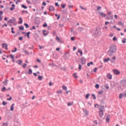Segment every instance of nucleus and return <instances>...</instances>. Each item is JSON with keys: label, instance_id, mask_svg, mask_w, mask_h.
I'll return each instance as SVG.
<instances>
[{"label": "nucleus", "instance_id": "f257e3e1", "mask_svg": "<svg viewBox=\"0 0 126 126\" xmlns=\"http://www.w3.org/2000/svg\"><path fill=\"white\" fill-rule=\"evenodd\" d=\"M116 52H117V47L114 45H111L108 51L107 55L109 57H112Z\"/></svg>", "mask_w": 126, "mask_h": 126}, {"label": "nucleus", "instance_id": "f03ea898", "mask_svg": "<svg viewBox=\"0 0 126 126\" xmlns=\"http://www.w3.org/2000/svg\"><path fill=\"white\" fill-rule=\"evenodd\" d=\"M16 22V19H15L14 17H13L12 19L7 21V23H15Z\"/></svg>", "mask_w": 126, "mask_h": 126}, {"label": "nucleus", "instance_id": "7ed1b4c3", "mask_svg": "<svg viewBox=\"0 0 126 126\" xmlns=\"http://www.w3.org/2000/svg\"><path fill=\"white\" fill-rule=\"evenodd\" d=\"M81 63L82 64H85L86 63V59L84 57L81 58Z\"/></svg>", "mask_w": 126, "mask_h": 126}, {"label": "nucleus", "instance_id": "20e7f679", "mask_svg": "<svg viewBox=\"0 0 126 126\" xmlns=\"http://www.w3.org/2000/svg\"><path fill=\"white\" fill-rule=\"evenodd\" d=\"M2 48H4L6 51L8 50V48H7V44H6V43H3L2 44Z\"/></svg>", "mask_w": 126, "mask_h": 126}, {"label": "nucleus", "instance_id": "39448f33", "mask_svg": "<svg viewBox=\"0 0 126 126\" xmlns=\"http://www.w3.org/2000/svg\"><path fill=\"white\" fill-rule=\"evenodd\" d=\"M113 72L114 74H116V75H119L120 74V72L119 71V70L117 69H114L113 70Z\"/></svg>", "mask_w": 126, "mask_h": 126}, {"label": "nucleus", "instance_id": "423d86ee", "mask_svg": "<svg viewBox=\"0 0 126 126\" xmlns=\"http://www.w3.org/2000/svg\"><path fill=\"white\" fill-rule=\"evenodd\" d=\"M99 116L100 118H102L103 116H104V112L103 111H99Z\"/></svg>", "mask_w": 126, "mask_h": 126}, {"label": "nucleus", "instance_id": "0eeeda50", "mask_svg": "<svg viewBox=\"0 0 126 126\" xmlns=\"http://www.w3.org/2000/svg\"><path fill=\"white\" fill-rule=\"evenodd\" d=\"M50 11H55V7L54 6H50L49 8Z\"/></svg>", "mask_w": 126, "mask_h": 126}, {"label": "nucleus", "instance_id": "6e6552de", "mask_svg": "<svg viewBox=\"0 0 126 126\" xmlns=\"http://www.w3.org/2000/svg\"><path fill=\"white\" fill-rule=\"evenodd\" d=\"M107 77L108 79H112V78H113V76L112 74H111V73H109L107 74Z\"/></svg>", "mask_w": 126, "mask_h": 126}, {"label": "nucleus", "instance_id": "1a4fd4ad", "mask_svg": "<svg viewBox=\"0 0 126 126\" xmlns=\"http://www.w3.org/2000/svg\"><path fill=\"white\" fill-rule=\"evenodd\" d=\"M98 13L100 16H102V17H106V14H104L102 12H99Z\"/></svg>", "mask_w": 126, "mask_h": 126}, {"label": "nucleus", "instance_id": "9d476101", "mask_svg": "<svg viewBox=\"0 0 126 126\" xmlns=\"http://www.w3.org/2000/svg\"><path fill=\"white\" fill-rule=\"evenodd\" d=\"M25 49H26L25 47H24V48L23 49V53H24L25 54H26V55H29V52L27 51V50H26Z\"/></svg>", "mask_w": 126, "mask_h": 126}, {"label": "nucleus", "instance_id": "9b49d317", "mask_svg": "<svg viewBox=\"0 0 126 126\" xmlns=\"http://www.w3.org/2000/svg\"><path fill=\"white\" fill-rule=\"evenodd\" d=\"M98 109H99V111H103V110H104V109H105V107H104L103 106L100 105V106H98Z\"/></svg>", "mask_w": 126, "mask_h": 126}, {"label": "nucleus", "instance_id": "f8f14e48", "mask_svg": "<svg viewBox=\"0 0 126 126\" xmlns=\"http://www.w3.org/2000/svg\"><path fill=\"white\" fill-rule=\"evenodd\" d=\"M109 61H111V59H110V58H107V59H104L103 60L104 63H108Z\"/></svg>", "mask_w": 126, "mask_h": 126}, {"label": "nucleus", "instance_id": "ddd939ff", "mask_svg": "<svg viewBox=\"0 0 126 126\" xmlns=\"http://www.w3.org/2000/svg\"><path fill=\"white\" fill-rule=\"evenodd\" d=\"M48 34H49V32H48L47 31H43V34L44 36H47V35H48Z\"/></svg>", "mask_w": 126, "mask_h": 126}, {"label": "nucleus", "instance_id": "4468645a", "mask_svg": "<svg viewBox=\"0 0 126 126\" xmlns=\"http://www.w3.org/2000/svg\"><path fill=\"white\" fill-rule=\"evenodd\" d=\"M14 105H15L14 103L12 104V105L10 107V111H12L13 110H14Z\"/></svg>", "mask_w": 126, "mask_h": 126}, {"label": "nucleus", "instance_id": "2eb2a0df", "mask_svg": "<svg viewBox=\"0 0 126 126\" xmlns=\"http://www.w3.org/2000/svg\"><path fill=\"white\" fill-rule=\"evenodd\" d=\"M17 63H18V64H19L20 65H22V61H21V60H17L16 61Z\"/></svg>", "mask_w": 126, "mask_h": 126}, {"label": "nucleus", "instance_id": "dca6fc26", "mask_svg": "<svg viewBox=\"0 0 126 126\" xmlns=\"http://www.w3.org/2000/svg\"><path fill=\"white\" fill-rule=\"evenodd\" d=\"M77 30L78 31H79V32H82V31H83V30H84V29L81 27H79Z\"/></svg>", "mask_w": 126, "mask_h": 126}, {"label": "nucleus", "instance_id": "f3484780", "mask_svg": "<svg viewBox=\"0 0 126 126\" xmlns=\"http://www.w3.org/2000/svg\"><path fill=\"white\" fill-rule=\"evenodd\" d=\"M19 19L20 21L18 22V24H22V22L23 21V20H22V18L19 17Z\"/></svg>", "mask_w": 126, "mask_h": 126}, {"label": "nucleus", "instance_id": "a211bd4d", "mask_svg": "<svg viewBox=\"0 0 126 126\" xmlns=\"http://www.w3.org/2000/svg\"><path fill=\"white\" fill-rule=\"evenodd\" d=\"M78 53H80L81 57V56H82L83 55V52H82V50H81L80 49H79L78 50Z\"/></svg>", "mask_w": 126, "mask_h": 126}, {"label": "nucleus", "instance_id": "6ab92c4d", "mask_svg": "<svg viewBox=\"0 0 126 126\" xmlns=\"http://www.w3.org/2000/svg\"><path fill=\"white\" fill-rule=\"evenodd\" d=\"M83 111H84V112L85 113V115L86 116H88V115H89L88 111H87V110H86V109H85Z\"/></svg>", "mask_w": 126, "mask_h": 126}, {"label": "nucleus", "instance_id": "aec40b11", "mask_svg": "<svg viewBox=\"0 0 126 126\" xmlns=\"http://www.w3.org/2000/svg\"><path fill=\"white\" fill-rule=\"evenodd\" d=\"M7 81H8V80H5V81L2 82L3 84H4L5 86L7 85Z\"/></svg>", "mask_w": 126, "mask_h": 126}, {"label": "nucleus", "instance_id": "412c9836", "mask_svg": "<svg viewBox=\"0 0 126 126\" xmlns=\"http://www.w3.org/2000/svg\"><path fill=\"white\" fill-rule=\"evenodd\" d=\"M30 33H31L30 32H28L26 33V36H27V37H28V38L29 39L30 38Z\"/></svg>", "mask_w": 126, "mask_h": 126}, {"label": "nucleus", "instance_id": "4be33fe9", "mask_svg": "<svg viewBox=\"0 0 126 126\" xmlns=\"http://www.w3.org/2000/svg\"><path fill=\"white\" fill-rule=\"evenodd\" d=\"M122 42L123 44H126V38H124L122 40Z\"/></svg>", "mask_w": 126, "mask_h": 126}, {"label": "nucleus", "instance_id": "5701e85b", "mask_svg": "<svg viewBox=\"0 0 126 126\" xmlns=\"http://www.w3.org/2000/svg\"><path fill=\"white\" fill-rule=\"evenodd\" d=\"M38 80H42V79H43V76H42L41 75H39L38 76Z\"/></svg>", "mask_w": 126, "mask_h": 126}, {"label": "nucleus", "instance_id": "b1692460", "mask_svg": "<svg viewBox=\"0 0 126 126\" xmlns=\"http://www.w3.org/2000/svg\"><path fill=\"white\" fill-rule=\"evenodd\" d=\"M28 74H32V69H29V71L28 72Z\"/></svg>", "mask_w": 126, "mask_h": 126}, {"label": "nucleus", "instance_id": "393cba45", "mask_svg": "<svg viewBox=\"0 0 126 126\" xmlns=\"http://www.w3.org/2000/svg\"><path fill=\"white\" fill-rule=\"evenodd\" d=\"M77 74V73H75L73 74V76L74 77V78H78V77L76 75Z\"/></svg>", "mask_w": 126, "mask_h": 126}, {"label": "nucleus", "instance_id": "a878e982", "mask_svg": "<svg viewBox=\"0 0 126 126\" xmlns=\"http://www.w3.org/2000/svg\"><path fill=\"white\" fill-rule=\"evenodd\" d=\"M19 30H21V31H23V30H24V27L23 26L20 27Z\"/></svg>", "mask_w": 126, "mask_h": 126}, {"label": "nucleus", "instance_id": "bb28decb", "mask_svg": "<svg viewBox=\"0 0 126 126\" xmlns=\"http://www.w3.org/2000/svg\"><path fill=\"white\" fill-rule=\"evenodd\" d=\"M91 64H92V65H93V62H91L89 63H87V66H89Z\"/></svg>", "mask_w": 126, "mask_h": 126}, {"label": "nucleus", "instance_id": "cd10ccee", "mask_svg": "<svg viewBox=\"0 0 126 126\" xmlns=\"http://www.w3.org/2000/svg\"><path fill=\"white\" fill-rule=\"evenodd\" d=\"M24 26H25L26 28H29V25L27 23H25Z\"/></svg>", "mask_w": 126, "mask_h": 126}, {"label": "nucleus", "instance_id": "c85d7f7f", "mask_svg": "<svg viewBox=\"0 0 126 126\" xmlns=\"http://www.w3.org/2000/svg\"><path fill=\"white\" fill-rule=\"evenodd\" d=\"M21 6L22 7H23V8H24L25 9H27V6H25V5L24 4H22Z\"/></svg>", "mask_w": 126, "mask_h": 126}, {"label": "nucleus", "instance_id": "c756f323", "mask_svg": "<svg viewBox=\"0 0 126 126\" xmlns=\"http://www.w3.org/2000/svg\"><path fill=\"white\" fill-rule=\"evenodd\" d=\"M72 105H73V102H69L67 103V106H72Z\"/></svg>", "mask_w": 126, "mask_h": 126}, {"label": "nucleus", "instance_id": "7c9ffc66", "mask_svg": "<svg viewBox=\"0 0 126 126\" xmlns=\"http://www.w3.org/2000/svg\"><path fill=\"white\" fill-rule=\"evenodd\" d=\"M63 90L66 91L67 90V88L66 87V86H63Z\"/></svg>", "mask_w": 126, "mask_h": 126}, {"label": "nucleus", "instance_id": "2f4dec72", "mask_svg": "<svg viewBox=\"0 0 126 126\" xmlns=\"http://www.w3.org/2000/svg\"><path fill=\"white\" fill-rule=\"evenodd\" d=\"M92 97H93L94 100H96V96L94 94H92Z\"/></svg>", "mask_w": 126, "mask_h": 126}, {"label": "nucleus", "instance_id": "473e14b6", "mask_svg": "<svg viewBox=\"0 0 126 126\" xmlns=\"http://www.w3.org/2000/svg\"><path fill=\"white\" fill-rule=\"evenodd\" d=\"M89 96H90V94H87L86 95V99H88V98H89Z\"/></svg>", "mask_w": 126, "mask_h": 126}, {"label": "nucleus", "instance_id": "72a5a7b5", "mask_svg": "<svg viewBox=\"0 0 126 126\" xmlns=\"http://www.w3.org/2000/svg\"><path fill=\"white\" fill-rule=\"evenodd\" d=\"M82 65H81V64H79V67H78V69H79V70H81V69H82Z\"/></svg>", "mask_w": 126, "mask_h": 126}, {"label": "nucleus", "instance_id": "f704fd0d", "mask_svg": "<svg viewBox=\"0 0 126 126\" xmlns=\"http://www.w3.org/2000/svg\"><path fill=\"white\" fill-rule=\"evenodd\" d=\"M26 66H27V64H26V63H24V64L22 65V67H23L24 68H26Z\"/></svg>", "mask_w": 126, "mask_h": 126}, {"label": "nucleus", "instance_id": "c9c22d12", "mask_svg": "<svg viewBox=\"0 0 126 126\" xmlns=\"http://www.w3.org/2000/svg\"><path fill=\"white\" fill-rule=\"evenodd\" d=\"M2 104L3 106H5V105H7V102H5L4 101H3Z\"/></svg>", "mask_w": 126, "mask_h": 126}, {"label": "nucleus", "instance_id": "e433bc0d", "mask_svg": "<svg viewBox=\"0 0 126 126\" xmlns=\"http://www.w3.org/2000/svg\"><path fill=\"white\" fill-rule=\"evenodd\" d=\"M10 57L11 60H14V56L13 55H12V54H10Z\"/></svg>", "mask_w": 126, "mask_h": 126}, {"label": "nucleus", "instance_id": "4c0bfd02", "mask_svg": "<svg viewBox=\"0 0 126 126\" xmlns=\"http://www.w3.org/2000/svg\"><path fill=\"white\" fill-rule=\"evenodd\" d=\"M17 51V48L16 47L15 48L14 50H12V53H15Z\"/></svg>", "mask_w": 126, "mask_h": 126}, {"label": "nucleus", "instance_id": "58836bf2", "mask_svg": "<svg viewBox=\"0 0 126 126\" xmlns=\"http://www.w3.org/2000/svg\"><path fill=\"white\" fill-rule=\"evenodd\" d=\"M43 27H48V25L47 24V23H45L43 25Z\"/></svg>", "mask_w": 126, "mask_h": 126}, {"label": "nucleus", "instance_id": "ea45409f", "mask_svg": "<svg viewBox=\"0 0 126 126\" xmlns=\"http://www.w3.org/2000/svg\"><path fill=\"white\" fill-rule=\"evenodd\" d=\"M65 5H66V4H64L63 5H61V7H62V8H65Z\"/></svg>", "mask_w": 126, "mask_h": 126}, {"label": "nucleus", "instance_id": "a19ab883", "mask_svg": "<svg viewBox=\"0 0 126 126\" xmlns=\"http://www.w3.org/2000/svg\"><path fill=\"white\" fill-rule=\"evenodd\" d=\"M95 88H96L97 89H98V88H99V84H96L95 85Z\"/></svg>", "mask_w": 126, "mask_h": 126}, {"label": "nucleus", "instance_id": "79ce46f5", "mask_svg": "<svg viewBox=\"0 0 126 126\" xmlns=\"http://www.w3.org/2000/svg\"><path fill=\"white\" fill-rule=\"evenodd\" d=\"M19 40L20 41H22V40H23V37H22V36L19 37Z\"/></svg>", "mask_w": 126, "mask_h": 126}, {"label": "nucleus", "instance_id": "37998d69", "mask_svg": "<svg viewBox=\"0 0 126 126\" xmlns=\"http://www.w3.org/2000/svg\"><path fill=\"white\" fill-rule=\"evenodd\" d=\"M36 30V27L33 26L32 28L31 29V30Z\"/></svg>", "mask_w": 126, "mask_h": 126}, {"label": "nucleus", "instance_id": "c03bdc74", "mask_svg": "<svg viewBox=\"0 0 126 126\" xmlns=\"http://www.w3.org/2000/svg\"><path fill=\"white\" fill-rule=\"evenodd\" d=\"M117 37L116 36H114L113 38V41H117Z\"/></svg>", "mask_w": 126, "mask_h": 126}, {"label": "nucleus", "instance_id": "a18cd8bd", "mask_svg": "<svg viewBox=\"0 0 126 126\" xmlns=\"http://www.w3.org/2000/svg\"><path fill=\"white\" fill-rule=\"evenodd\" d=\"M4 90H5V87H3L1 89L2 92H3V91H4Z\"/></svg>", "mask_w": 126, "mask_h": 126}, {"label": "nucleus", "instance_id": "49530a36", "mask_svg": "<svg viewBox=\"0 0 126 126\" xmlns=\"http://www.w3.org/2000/svg\"><path fill=\"white\" fill-rule=\"evenodd\" d=\"M56 40L58 41H61V39H60V37L59 36H56Z\"/></svg>", "mask_w": 126, "mask_h": 126}, {"label": "nucleus", "instance_id": "de8ad7c7", "mask_svg": "<svg viewBox=\"0 0 126 126\" xmlns=\"http://www.w3.org/2000/svg\"><path fill=\"white\" fill-rule=\"evenodd\" d=\"M80 7L81 9H84V10H86V8L82 7V6H81V5L80 6Z\"/></svg>", "mask_w": 126, "mask_h": 126}, {"label": "nucleus", "instance_id": "09e8293b", "mask_svg": "<svg viewBox=\"0 0 126 126\" xmlns=\"http://www.w3.org/2000/svg\"><path fill=\"white\" fill-rule=\"evenodd\" d=\"M10 9L11 11H13V10L15 9V8L12 7L10 8Z\"/></svg>", "mask_w": 126, "mask_h": 126}, {"label": "nucleus", "instance_id": "8fccbe9b", "mask_svg": "<svg viewBox=\"0 0 126 126\" xmlns=\"http://www.w3.org/2000/svg\"><path fill=\"white\" fill-rule=\"evenodd\" d=\"M10 100H12V97L11 96H10V98L7 99V101H10Z\"/></svg>", "mask_w": 126, "mask_h": 126}, {"label": "nucleus", "instance_id": "3c124183", "mask_svg": "<svg viewBox=\"0 0 126 126\" xmlns=\"http://www.w3.org/2000/svg\"><path fill=\"white\" fill-rule=\"evenodd\" d=\"M119 98L120 99H122V98H123V94H121L119 95Z\"/></svg>", "mask_w": 126, "mask_h": 126}, {"label": "nucleus", "instance_id": "603ef678", "mask_svg": "<svg viewBox=\"0 0 126 126\" xmlns=\"http://www.w3.org/2000/svg\"><path fill=\"white\" fill-rule=\"evenodd\" d=\"M106 122H110V118L109 117H107L106 118Z\"/></svg>", "mask_w": 126, "mask_h": 126}, {"label": "nucleus", "instance_id": "864d4df0", "mask_svg": "<svg viewBox=\"0 0 126 126\" xmlns=\"http://www.w3.org/2000/svg\"><path fill=\"white\" fill-rule=\"evenodd\" d=\"M39 47L40 50H42V49H44V46H41L40 45H39Z\"/></svg>", "mask_w": 126, "mask_h": 126}, {"label": "nucleus", "instance_id": "5fc2aeb1", "mask_svg": "<svg viewBox=\"0 0 126 126\" xmlns=\"http://www.w3.org/2000/svg\"><path fill=\"white\" fill-rule=\"evenodd\" d=\"M55 6H60V4H59V3L56 2L55 3Z\"/></svg>", "mask_w": 126, "mask_h": 126}, {"label": "nucleus", "instance_id": "6e6d98bb", "mask_svg": "<svg viewBox=\"0 0 126 126\" xmlns=\"http://www.w3.org/2000/svg\"><path fill=\"white\" fill-rule=\"evenodd\" d=\"M98 94H99V95H101V94H102V93H103V91L98 92Z\"/></svg>", "mask_w": 126, "mask_h": 126}, {"label": "nucleus", "instance_id": "4d7b16f0", "mask_svg": "<svg viewBox=\"0 0 126 126\" xmlns=\"http://www.w3.org/2000/svg\"><path fill=\"white\" fill-rule=\"evenodd\" d=\"M42 5H44V6L47 5V3H46V2H43Z\"/></svg>", "mask_w": 126, "mask_h": 126}, {"label": "nucleus", "instance_id": "13d9d810", "mask_svg": "<svg viewBox=\"0 0 126 126\" xmlns=\"http://www.w3.org/2000/svg\"><path fill=\"white\" fill-rule=\"evenodd\" d=\"M22 12V13H24V12H25V13H28V11L25 10H23Z\"/></svg>", "mask_w": 126, "mask_h": 126}, {"label": "nucleus", "instance_id": "bf43d9fd", "mask_svg": "<svg viewBox=\"0 0 126 126\" xmlns=\"http://www.w3.org/2000/svg\"><path fill=\"white\" fill-rule=\"evenodd\" d=\"M2 126H7V123H3Z\"/></svg>", "mask_w": 126, "mask_h": 126}, {"label": "nucleus", "instance_id": "052dcab7", "mask_svg": "<svg viewBox=\"0 0 126 126\" xmlns=\"http://www.w3.org/2000/svg\"><path fill=\"white\" fill-rule=\"evenodd\" d=\"M97 10H100V9H101V6H98L97 7Z\"/></svg>", "mask_w": 126, "mask_h": 126}, {"label": "nucleus", "instance_id": "680f3d73", "mask_svg": "<svg viewBox=\"0 0 126 126\" xmlns=\"http://www.w3.org/2000/svg\"><path fill=\"white\" fill-rule=\"evenodd\" d=\"M57 93H63V91L60 90L57 92Z\"/></svg>", "mask_w": 126, "mask_h": 126}, {"label": "nucleus", "instance_id": "e2e57ef3", "mask_svg": "<svg viewBox=\"0 0 126 126\" xmlns=\"http://www.w3.org/2000/svg\"><path fill=\"white\" fill-rule=\"evenodd\" d=\"M119 25H120V26L124 25V24L122 23V22H119Z\"/></svg>", "mask_w": 126, "mask_h": 126}, {"label": "nucleus", "instance_id": "0e129e2a", "mask_svg": "<svg viewBox=\"0 0 126 126\" xmlns=\"http://www.w3.org/2000/svg\"><path fill=\"white\" fill-rule=\"evenodd\" d=\"M94 71L95 73L97 72V67L94 68Z\"/></svg>", "mask_w": 126, "mask_h": 126}, {"label": "nucleus", "instance_id": "69168bd1", "mask_svg": "<svg viewBox=\"0 0 126 126\" xmlns=\"http://www.w3.org/2000/svg\"><path fill=\"white\" fill-rule=\"evenodd\" d=\"M2 14H3V12H2V11H0V16H1V15H2Z\"/></svg>", "mask_w": 126, "mask_h": 126}, {"label": "nucleus", "instance_id": "338daca9", "mask_svg": "<svg viewBox=\"0 0 126 126\" xmlns=\"http://www.w3.org/2000/svg\"><path fill=\"white\" fill-rule=\"evenodd\" d=\"M49 65H52L53 67H54V66H56V65H55L54 63H51Z\"/></svg>", "mask_w": 126, "mask_h": 126}, {"label": "nucleus", "instance_id": "774afa93", "mask_svg": "<svg viewBox=\"0 0 126 126\" xmlns=\"http://www.w3.org/2000/svg\"><path fill=\"white\" fill-rule=\"evenodd\" d=\"M71 41H74V40H75V39H74V37H71Z\"/></svg>", "mask_w": 126, "mask_h": 126}]
</instances>
